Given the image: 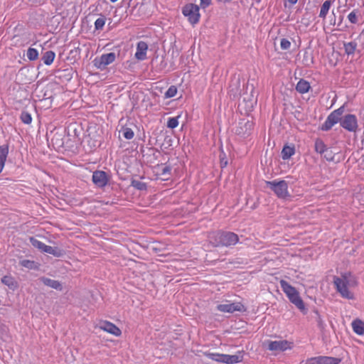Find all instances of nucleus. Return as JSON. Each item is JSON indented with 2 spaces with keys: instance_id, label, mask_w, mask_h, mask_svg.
Segmentation results:
<instances>
[{
  "instance_id": "f257e3e1",
  "label": "nucleus",
  "mask_w": 364,
  "mask_h": 364,
  "mask_svg": "<svg viewBox=\"0 0 364 364\" xmlns=\"http://www.w3.org/2000/svg\"><path fill=\"white\" fill-rule=\"evenodd\" d=\"M240 241L239 236L232 232L220 231L210 237V242L214 247H231Z\"/></svg>"
},
{
  "instance_id": "f03ea898",
  "label": "nucleus",
  "mask_w": 364,
  "mask_h": 364,
  "mask_svg": "<svg viewBox=\"0 0 364 364\" xmlns=\"http://www.w3.org/2000/svg\"><path fill=\"white\" fill-rule=\"evenodd\" d=\"M350 273L343 274L341 277H333V284L340 295L347 299H353L354 294L348 289V287L355 283L350 278Z\"/></svg>"
},
{
  "instance_id": "7ed1b4c3",
  "label": "nucleus",
  "mask_w": 364,
  "mask_h": 364,
  "mask_svg": "<svg viewBox=\"0 0 364 364\" xmlns=\"http://www.w3.org/2000/svg\"><path fill=\"white\" fill-rule=\"evenodd\" d=\"M266 184L278 198L286 199L290 196L288 191V183L286 181L276 179L271 181H266Z\"/></svg>"
},
{
  "instance_id": "20e7f679",
  "label": "nucleus",
  "mask_w": 364,
  "mask_h": 364,
  "mask_svg": "<svg viewBox=\"0 0 364 364\" xmlns=\"http://www.w3.org/2000/svg\"><path fill=\"white\" fill-rule=\"evenodd\" d=\"M205 355L210 360L225 364L238 363L242 360L243 358L241 353L237 355H228L217 353H205Z\"/></svg>"
},
{
  "instance_id": "39448f33",
  "label": "nucleus",
  "mask_w": 364,
  "mask_h": 364,
  "mask_svg": "<svg viewBox=\"0 0 364 364\" xmlns=\"http://www.w3.org/2000/svg\"><path fill=\"white\" fill-rule=\"evenodd\" d=\"M343 111H344L343 107H341L338 109L333 111L327 117L325 122L322 124L321 129L323 131H328L338 122H339L341 124V120L342 118V114L343 113Z\"/></svg>"
},
{
  "instance_id": "423d86ee",
  "label": "nucleus",
  "mask_w": 364,
  "mask_h": 364,
  "mask_svg": "<svg viewBox=\"0 0 364 364\" xmlns=\"http://www.w3.org/2000/svg\"><path fill=\"white\" fill-rule=\"evenodd\" d=\"M340 125L342 128L350 132H356L358 130L357 117L353 114L342 116Z\"/></svg>"
},
{
  "instance_id": "0eeeda50",
  "label": "nucleus",
  "mask_w": 364,
  "mask_h": 364,
  "mask_svg": "<svg viewBox=\"0 0 364 364\" xmlns=\"http://www.w3.org/2000/svg\"><path fill=\"white\" fill-rule=\"evenodd\" d=\"M216 309L220 312L230 314L235 311L244 312L246 311L245 306L241 302L230 303L228 301L224 304H218Z\"/></svg>"
},
{
  "instance_id": "6e6552de",
  "label": "nucleus",
  "mask_w": 364,
  "mask_h": 364,
  "mask_svg": "<svg viewBox=\"0 0 364 364\" xmlns=\"http://www.w3.org/2000/svg\"><path fill=\"white\" fill-rule=\"evenodd\" d=\"M183 14L191 24H196L199 21V7L197 5L193 4L186 5L183 9Z\"/></svg>"
},
{
  "instance_id": "1a4fd4ad",
  "label": "nucleus",
  "mask_w": 364,
  "mask_h": 364,
  "mask_svg": "<svg viewBox=\"0 0 364 364\" xmlns=\"http://www.w3.org/2000/svg\"><path fill=\"white\" fill-rule=\"evenodd\" d=\"M264 344L271 351H284L292 348V343L287 340L267 341Z\"/></svg>"
},
{
  "instance_id": "9d476101",
  "label": "nucleus",
  "mask_w": 364,
  "mask_h": 364,
  "mask_svg": "<svg viewBox=\"0 0 364 364\" xmlns=\"http://www.w3.org/2000/svg\"><path fill=\"white\" fill-rule=\"evenodd\" d=\"M341 359L331 356H317L308 358L304 364H338Z\"/></svg>"
},
{
  "instance_id": "9b49d317",
  "label": "nucleus",
  "mask_w": 364,
  "mask_h": 364,
  "mask_svg": "<svg viewBox=\"0 0 364 364\" xmlns=\"http://www.w3.org/2000/svg\"><path fill=\"white\" fill-rule=\"evenodd\" d=\"M116 55L114 53H109L102 54L99 59L95 60V65L100 69L103 70L105 67L115 60Z\"/></svg>"
},
{
  "instance_id": "f8f14e48",
  "label": "nucleus",
  "mask_w": 364,
  "mask_h": 364,
  "mask_svg": "<svg viewBox=\"0 0 364 364\" xmlns=\"http://www.w3.org/2000/svg\"><path fill=\"white\" fill-rule=\"evenodd\" d=\"M92 179L94 184L99 188H103L107 186L109 181L107 174L103 171H94Z\"/></svg>"
},
{
  "instance_id": "ddd939ff",
  "label": "nucleus",
  "mask_w": 364,
  "mask_h": 364,
  "mask_svg": "<svg viewBox=\"0 0 364 364\" xmlns=\"http://www.w3.org/2000/svg\"><path fill=\"white\" fill-rule=\"evenodd\" d=\"M252 129V124L250 122L241 121L238 123L235 133L241 137H245L250 134Z\"/></svg>"
},
{
  "instance_id": "4468645a",
  "label": "nucleus",
  "mask_w": 364,
  "mask_h": 364,
  "mask_svg": "<svg viewBox=\"0 0 364 364\" xmlns=\"http://www.w3.org/2000/svg\"><path fill=\"white\" fill-rule=\"evenodd\" d=\"M99 327L100 329H102L107 333H109L112 335H114L116 336L121 335L120 329L117 326H115L114 323H112L109 321H101L100 323Z\"/></svg>"
},
{
  "instance_id": "2eb2a0df",
  "label": "nucleus",
  "mask_w": 364,
  "mask_h": 364,
  "mask_svg": "<svg viewBox=\"0 0 364 364\" xmlns=\"http://www.w3.org/2000/svg\"><path fill=\"white\" fill-rule=\"evenodd\" d=\"M148 45L144 41H139L136 45V50L134 54L135 58L139 60H144L146 58Z\"/></svg>"
},
{
  "instance_id": "dca6fc26",
  "label": "nucleus",
  "mask_w": 364,
  "mask_h": 364,
  "mask_svg": "<svg viewBox=\"0 0 364 364\" xmlns=\"http://www.w3.org/2000/svg\"><path fill=\"white\" fill-rule=\"evenodd\" d=\"M289 300L294 304L302 313H306V309L305 304L299 296V291L289 298Z\"/></svg>"
},
{
  "instance_id": "f3484780",
  "label": "nucleus",
  "mask_w": 364,
  "mask_h": 364,
  "mask_svg": "<svg viewBox=\"0 0 364 364\" xmlns=\"http://www.w3.org/2000/svg\"><path fill=\"white\" fill-rule=\"evenodd\" d=\"M39 281L44 285L56 290H62V284L58 280L51 279L45 277L39 278Z\"/></svg>"
},
{
  "instance_id": "a211bd4d",
  "label": "nucleus",
  "mask_w": 364,
  "mask_h": 364,
  "mask_svg": "<svg viewBox=\"0 0 364 364\" xmlns=\"http://www.w3.org/2000/svg\"><path fill=\"white\" fill-rule=\"evenodd\" d=\"M279 284L282 291L285 293L288 299L298 292L294 287L284 279L280 280Z\"/></svg>"
},
{
  "instance_id": "6ab92c4d",
  "label": "nucleus",
  "mask_w": 364,
  "mask_h": 364,
  "mask_svg": "<svg viewBox=\"0 0 364 364\" xmlns=\"http://www.w3.org/2000/svg\"><path fill=\"white\" fill-rule=\"evenodd\" d=\"M8 154L9 146L7 145L0 146V173L4 167Z\"/></svg>"
},
{
  "instance_id": "aec40b11",
  "label": "nucleus",
  "mask_w": 364,
  "mask_h": 364,
  "mask_svg": "<svg viewBox=\"0 0 364 364\" xmlns=\"http://www.w3.org/2000/svg\"><path fill=\"white\" fill-rule=\"evenodd\" d=\"M352 328L353 331L360 336L364 335V321L360 319H355L352 322Z\"/></svg>"
},
{
  "instance_id": "412c9836",
  "label": "nucleus",
  "mask_w": 364,
  "mask_h": 364,
  "mask_svg": "<svg viewBox=\"0 0 364 364\" xmlns=\"http://www.w3.org/2000/svg\"><path fill=\"white\" fill-rule=\"evenodd\" d=\"M310 87L309 82L301 79L297 82L296 90L299 93L304 94L309 92Z\"/></svg>"
},
{
  "instance_id": "4be33fe9",
  "label": "nucleus",
  "mask_w": 364,
  "mask_h": 364,
  "mask_svg": "<svg viewBox=\"0 0 364 364\" xmlns=\"http://www.w3.org/2000/svg\"><path fill=\"white\" fill-rule=\"evenodd\" d=\"M295 154L294 146L285 145L282 150V157L284 160L290 159Z\"/></svg>"
},
{
  "instance_id": "5701e85b",
  "label": "nucleus",
  "mask_w": 364,
  "mask_h": 364,
  "mask_svg": "<svg viewBox=\"0 0 364 364\" xmlns=\"http://www.w3.org/2000/svg\"><path fill=\"white\" fill-rule=\"evenodd\" d=\"M55 57V53L53 50H48L44 53L42 56V60L46 65H50L53 63Z\"/></svg>"
},
{
  "instance_id": "b1692460",
  "label": "nucleus",
  "mask_w": 364,
  "mask_h": 364,
  "mask_svg": "<svg viewBox=\"0 0 364 364\" xmlns=\"http://www.w3.org/2000/svg\"><path fill=\"white\" fill-rule=\"evenodd\" d=\"M331 6V0H326L323 2L321 7L320 13H319V17L321 18H325L326 17L327 14L328 13V11Z\"/></svg>"
},
{
  "instance_id": "393cba45",
  "label": "nucleus",
  "mask_w": 364,
  "mask_h": 364,
  "mask_svg": "<svg viewBox=\"0 0 364 364\" xmlns=\"http://www.w3.org/2000/svg\"><path fill=\"white\" fill-rule=\"evenodd\" d=\"M1 282L10 289H14L17 287L15 279L11 276H4L1 278Z\"/></svg>"
},
{
  "instance_id": "a878e982",
  "label": "nucleus",
  "mask_w": 364,
  "mask_h": 364,
  "mask_svg": "<svg viewBox=\"0 0 364 364\" xmlns=\"http://www.w3.org/2000/svg\"><path fill=\"white\" fill-rule=\"evenodd\" d=\"M43 252L52 255L55 257H60L62 255L61 250H60L58 248L47 245L45 247V250H43Z\"/></svg>"
},
{
  "instance_id": "bb28decb",
  "label": "nucleus",
  "mask_w": 364,
  "mask_h": 364,
  "mask_svg": "<svg viewBox=\"0 0 364 364\" xmlns=\"http://www.w3.org/2000/svg\"><path fill=\"white\" fill-rule=\"evenodd\" d=\"M31 244L36 248L38 249L40 251L43 252V250H45V247L46 245L38 240L36 239L33 237H31L29 238Z\"/></svg>"
},
{
  "instance_id": "cd10ccee",
  "label": "nucleus",
  "mask_w": 364,
  "mask_h": 364,
  "mask_svg": "<svg viewBox=\"0 0 364 364\" xmlns=\"http://www.w3.org/2000/svg\"><path fill=\"white\" fill-rule=\"evenodd\" d=\"M327 150L326 146L323 141L319 139L315 141V151L318 154H323Z\"/></svg>"
},
{
  "instance_id": "c85d7f7f",
  "label": "nucleus",
  "mask_w": 364,
  "mask_h": 364,
  "mask_svg": "<svg viewBox=\"0 0 364 364\" xmlns=\"http://www.w3.org/2000/svg\"><path fill=\"white\" fill-rule=\"evenodd\" d=\"M106 22V17L103 15H100L95 22V29L97 31H101L103 29Z\"/></svg>"
},
{
  "instance_id": "c756f323",
  "label": "nucleus",
  "mask_w": 364,
  "mask_h": 364,
  "mask_svg": "<svg viewBox=\"0 0 364 364\" xmlns=\"http://www.w3.org/2000/svg\"><path fill=\"white\" fill-rule=\"evenodd\" d=\"M26 56L29 60H36L38 58V51L36 48H29L27 50Z\"/></svg>"
},
{
  "instance_id": "7c9ffc66",
  "label": "nucleus",
  "mask_w": 364,
  "mask_h": 364,
  "mask_svg": "<svg viewBox=\"0 0 364 364\" xmlns=\"http://www.w3.org/2000/svg\"><path fill=\"white\" fill-rule=\"evenodd\" d=\"M20 264L26 268L29 269H35L37 268V265L34 261H31L29 259H23L20 261Z\"/></svg>"
},
{
  "instance_id": "2f4dec72",
  "label": "nucleus",
  "mask_w": 364,
  "mask_h": 364,
  "mask_svg": "<svg viewBox=\"0 0 364 364\" xmlns=\"http://www.w3.org/2000/svg\"><path fill=\"white\" fill-rule=\"evenodd\" d=\"M131 185L137 190L144 191L146 189V183L138 180H132Z\"/></svg>"
},
{
  "instance_id": "473e14b6",
  "label": "nucleus",
  "mask_w": 364,
  "mask_h": 364,
  "mask_svg": "<svg viewBox=\"0 0 364 364\" xmlns=\"http://www.w3.org/2000/svg\"><path fill=\"white\" fill-rule=\"evenodd\" d=\"M177 93V88L174 85H171L168 87V89L166 90V92L164 94L165 98H171L176 96Z\"/></svg>"
},
{
  "instance_id": "72a5a7b5",
  "label": "nucleus",
  "mask_w": 364,
  "mask_h": 364,
  "mask_svg": "<svg viewBox=\"0 0 364 364\" xmlns=\"http://www.w3.org/2000/svg\"><path fill=\"white\" fill-rule=\"evenodd\" d=\"M122 132L123 136L126 139H132L134 136V133L131 128L124 127V128H122Z\"/></svg>"
},
{
  "instance_id": "f704fd0d",
  "label": "nucleus",
  "mask_w": 364,
  "mask_h": 364,
  "mask_svg": "<svg viewBox=\"0 0 364 364\" xmlns=\"http://www.w3.org/2000/svg\"><path fill=\"white\" fill-rule=\"evenodd\" d=\"M21 119L24 124H29L32 121V117L31 114H29L28 112H23L21 114Z\"/></svg>"
},
{
  "instance_id": "c9c22d12",
  "label": "nucleus",
  "mask_w": 364,
  "mask_h": 364,
  "mask_svg": "<svg viewBox=\"0 0 364 364\" xmlns=\"http://www.w3.org/2000/svg\"><path fill=\"white\" fill-rule=\"evenodd\" d=\"M178 117H171L168 119L167 127L170 129H174L178 125Z\"/></svg>"
},
{
  "instance_id": "e433bc0d",
  "label": "nucleus",
  "mask_w": 364,
  "mask_h": 364,
  "mask_svg": "<svg viewBox=\"0 0 364 364\" xmlns=\"http://www.w3.org/2000/svg\"><path fill=\"white\" fill-rule=\"evenodd\" d=\"M357 14L358 11L353 10L348 15V19L351 23L355 24L358 23Z\"/></svg>"
},
{
  "instance_id": "4c0bfd02",
  "label": "nucleus",
  "mask_w": 364,
  "mask_h": 364,
  "mask_svg": "<svg viewBox=\"0 0 364 364\" xmlns=\"http://www.w3.org/2000/svg\"><path fill=\"white\" fill-rule=\"evenodd\" d=\"M355 50V44L353 42L345 44V50L346 53L352 54Z\"/></svg>"
},
{
  "instance_id": "58836bf2",
  "label": "nucleus",
  "mask_w": 364,
  "mask_h": 364,
  "mask_svg": "<svg viewBox=\"0 0 364 364\" xmlns=\"http://www.w3.org/2000/svg\"><path fill=\"white\" fill-rule=\"evenodd\" d=\"M291 46V42L287 38H282L280 41V47L282 50H287Z\"/></svg>"
},
{
  "instance_id": "ea45409f",
  "label": "nucleus",
  "mask_w": 364,
  "mask_h": 364,
  "mask_svg": "<svg viewBox=\"0 0 364 364\" xmlns=\"http://www.w3.org/2000/svg\"><path fill=\"white\" fill-rule=\"evenodd\" d=\"M315 314L316 315V319L318 326L320 328H323V325H324L323 319L321 318L320 314H318V312L317 311H315Z\"/></svg>"
},
{
  "instance_id": "a19ab883",
  "label": "nucleus",
  "mask_w": 364,
  "mask_h": 364,
  "mask_svg": "<svg viewBox=\"0 0 364 364\" xmlns=\"http://www.w3.org/2000/svg\"><path fill=\"white\" fill-rule=\"evenodd\" d=\"M200 6L203 8H206L210 4L211 0H200Z\"/></svg>"
},
{
  "instance_id": "79ce46f5",
  "label": "nucleus",
  "mask_w": 364,
  "mask_h": 364,
  "mask_svg": "<svg viewBox=\"0 0 364 364\" xmlns=\"http://www.w3.org/2000/svg\"><path fill=\"white\" fill-rule=\"evenodd\" d=\"M171 171V168L168 166H166L163 168V171H162V173L163 174H166L168 173H169Z\"/></svg>"
},
{
  "instance_id": "37998d69",
  "label": "nucleus",
  "mask_w": 364,
  "mask_h": 364,
  "mask_svg": "<svg viewBox=\"0 0 364 364\" xmlns=\"http://www.w3.org/2000/svg\"><path fill=\"white\" fill-rule=\"evenodd\" d=\"M45 0H30L31 2H32L33 4H42Z\"/></svg>"
},
{
  "instance_id": "c03bdc74",
  "label": "nucleus",
  "mask_w": 364,
  "mask_h": 364,
  "mask_svg": "<svg viewBox=\"0 0 364 364\" xmlns=\"http://www.w3.org/2000/svg\"><path fill=\"white\" fill-rule=\"evenodd\" d=\"M298 0H287V1L291 4L294 5L297 2Z\"/></svg>"
},
{
  "instance_id": "a18cd8bd",
  "label": "nucleus",
  "mask_w": 364,
  "mask_h": 364,
  "mask_svg": "<svg viewBox=\"0 0 364 364\" xmlns=\"http://www.w3.org/2000/svg\"><path fill=\"white\" fill-rule=\"evenodd\" d=\"M251 95H252V92L254 91V85L252 84L251 85Z\"/></svg>"
},
{
  "instance_id": "49530a36",
  "label": "nucleus",
  "mask_w": 364,
  "mask_h": 364,
  "mask_svg": "<svg viewBox=\"0 0 364 364\" xmlns=\"http://www.w3.org/2000/svg\"><path fill=\"white\" fill-rule=\"evenodd\" d=\"M109 1H110L111 2H112V3H114V2L117 1L118 0H109Z\"/></svg>"
},
{
  "instance_id": "de8ad7c7",
  "label": "nucleus",
  "mask_w": 364,
  "mask_h": 364,
  "mask_svg": "<svg viewBox=\"0 0 364 364\" xmlns=\"http://www.w3.org/2000/svg\"><path fill=\"white\" fill-rule=\"evenodd\" d=\"M168 143L171 141V139L170 137H168Z\"/></svg>"
}]
</instances>
